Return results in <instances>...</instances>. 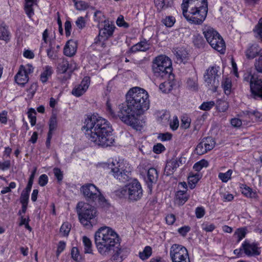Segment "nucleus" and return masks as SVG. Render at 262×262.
<instances>
[{
	"mask_svg": "<svg viewBox=\"0 0 262 262\" xmlns=\"http://www.w3.org/2000/svg\"><path fill=\"white\" fill-rule=\"evenodd\" d=\"M126 104L118 106L116 114L113 110L111 103L106 102L108 114L114 119L118 118L124 123L133 128L141 130L142 125L137 116L142 115L149 107V100L147 92L143 89L134 87L130 89L126 95Z\"/></svg>",
	"mask_w": 262,
	"mask_h": 262,
	"instance_id": "obj_1",
	"label": "nucleus"
},
{
	"mask_svg": "<svg viewBox=\"0 0 262 262\" xmlns=\"http://www.w3.org/2000/svg\"><path fill=\"white\" fill-rule=\"evenodd\" d=\"M82 128L85 130L88 139L95 145L107 147L112 145L115 141L111 124L106 119L98 115L87 116Z\"/></svg>",
	"mask_w": 262,
	"mask_h": 262,
	"instance_id": "obj_2",
	"label": "nucleus"
},
{
	"mask_svg": "<svg viewBox=\"0 0 262 262\" xmlns=\"http://www.w3.org/2000/svg\"><path fill=\"white\" fill-rule=\"evenodd\" d=\"M95 244L98 252L103 256L109 255L114 248L119 245L118 234L112 228L100 227L95 233Z\"/></svg>",
	"mask_w": 262,
	"mask_h": 262,
	"instance_id": "obj_3",
	"label": "nucleus"
},
{
	"mask_svg": "<svg viewBox=\"0 0 262 262\" xmlns=\"http://www.w3.org/2000/svg\"><path fill=\"white\" fill-rule=\"evenodd\" d=\"M77 212L80 223L86 227H92L97 222L96 208L88 203L79 202L76 207Z\"/></svg>",
	"mask_w": 262,
	"mask_h": 262,
	"instance_id": "obj_4",
	"label": "nucleus"
},
{
	"mask_svg": "<svg viewBox=\"0 0 262 262\" xmlns=\"http://www.w3.org/2000/svg\"><path fill=\"white\" fill-rule=\"evenodd\" d=\"M188 8L182 9L183 14L186 20L191 24L201 25L206 19L208 13V3L196 4L191 6L188 12Z\"/></svg>",
	"mask_w": 262,
	"mask_h": 262,
	"instance_id": "obj_5",
	"label": "nucleus"
},
{
	"mask_svg": "<svg viewBox=\"0 0 262 262\" xmlns=\"http://www.w3.org/2000/svg\"><path fill=\"white\" fill-rule=\"evenodd\" d=\"M119 193L120 197L127 199L129 202H135L141 199L143 189L140 182L134 179L120 189Z\"/></svg>",
	"mask_w": 262,
	"mask_h": 262,
	"instance_id": "obj_6",
	"label": "nucleus"
},
{
	"mask_svg": "<svg viewBox=\"0 0 262 262\" xmlns=\"http://www.w3.org/2000/svg\"><path fill=\"white\" fill-rule=\"evenodd\" d=\"M171 60L165 55H160L155 58L152 62V71L157 77L168 78L172 72Z\"/></svg>",
	"mask_w": 262,
	"mask_h": 262,
	"instance_id": "obj_7",
	"label": "nucleus"
},
{
	"mask_svg": "<svg viewBox=\"0 0 262 262\" xmlns=\"http://www.w3.org/2000/svg\"><path fill=\"white\" fill-rule=\"evenodd\" d=\"M203 33L212 48L221 54H224L226 50L225 43L217 31L210 27L205 26L203 28Z\"/></svg>",
	"mask_w": 262,
	"mask_h": 262,
	"instance_id": "obj_8",
	"label": "nucleus"
},
{
	"mask_svg": "<svg viewBox=\"0 0 262 262\" xmlns=\"http://www.w3.org/2000/svg\"><path fill=\"white\" fill-rule=\"evenodd\" d=\"M127 166L128 164L123 160L113 161L109 165L110 173L115 178L122 182H125L128 180L131 172L129 167Z\"/></svg>",
	"mask_w": 262,
	"mask_h": 262,
	"instance_id": "obj_9",
	"label": "nucleus"
},
{
	"mask_svg": "<svg viewBox=\"0 0 262 262\" xmlns=\"http://www.w3.org/2000/svg\"><path fill=\"white\" fill-rule=\"evenodd\" d=\"M244 81L250 84L251 97L255 100H262V76L255 77L251 73H245Z\"/></svg>",
	"mask_w": 262,
	"mask_h": 262,
	"instance_id": "obj_10",
	"label": "nucleus"
},
{
	"mask_svg": "<svg viewBox=\"0 0 262 262\" xmlns=\"http://www.w3.org/2000/svg\"><path fill=\"white\" fill-rule=\"evenodd\" d=\"M220 67L214 66L209 67L205 72L204 78L205 83L209 89L216 92L219 85V78L221 76Z\"/></svg>",
	"mask_w": 262,
	"mask_h": 262,
	"instance_id": "obj_11",
	"label": "nucleus"
},
{
	"mask_svg": "<svg viewBox=\"0 0 262 262\" xmlns=\"http://www.w3.org/2000/svg\"><path fill=\"white\" fill-rule=\"evenodd\" d=\"M80 190L88 201L94 202L97 200L99 202H102L104 200L99 190L93 184L83 185L81 187Z\"/></svg>",
	"mask_w": 262,
	"mask_h": 262,
	"instance_id": "obj_12",
	"label": "nucleus"
},
{
	"mask_svg": "<svg viewBox=\"0 0 262 262\" xmlns=\"http://www.w3.org/2000/svg\"><path fill=\"white\" fill-rule=\"evenodd\" d=\"M169 254L172 262H190L187 250L181 245H172Z\"/></svg>",
	"mask_w": 262,
	"mask_h": 262,
	"instance_id": "obj_13",
	"label": "nucleus"
},
{
	"mask_svg": "<svg viewBox=\"0 0 262 262\" xmlns=\"http://www.w3.org/2000/svg\"><path fill=\"white\" fill-rule=\"evenodd\" d=\"M215 145L214 140L211 137L204 138L197 145L195 152L199 155H202L213 148Z\"/></svg>",
	"mask_w": 262,
	"mask_h": 262,
	"instance_id": "obj_14",
	"label": "nucleus"
},
{
	"mask_svg": "<svg viewBox=\"0 0 262 262\" xmlns=\"http://www.w3.org/2000/svg\"><path fill=\"white\" fill-rule=\"evenodd\" d=\"M242 248L244 253L248 256H256L260 253V247L256 243L245 240L242 244Z\"/></svg>",
	"mask_w": 262,
	"mask_h": 262,
	"instance_id": "obj_15",
	"label": "nucleus"
},
{
	"mask_svg": "<svg viewBox=\"0 0 262 262\" xmlns=\"http://www.w3.org/2000/svg\"><path fill=\"white\" fill-rule=\"evenodd\" d=\"M76 69V64L74 61L69 62L67 59H63L58 64L57 72L59 74H63L66 72L72 73Z\"/></svg>",
	"mask_w": 262,
	"mask_h": 262,
	"instance_id": "obj_16",
	"label": "nucleus"
},
{
	"mask_svg": "<svg viewBox=\"0 0 262 262\" xmlns=\"http://www.w3.org/2000/svg\"><path fill=\"white\" fill-rule=\"evenodd\" d=\"M90 83V78L89 77H85L81 83L73 89L72 94L76 97L81 96L86 91Z\"/></svg>",
	"mask_w": 262,
	"mask_h": 262,
	"instance_id": "obj_17",
	"label": "nucleus"
},
{
	"mask_svg": "<svg viewBox=\"0 0 262 262\" xmlns=\"http://www.w3.org/2000/svg\"><path fill=\"white\" fill-rule=\"evenodd\" d=\"M119 246L120 244H119L113 250L114 252L113 259L115 262H121L128 254V251L126 249Z\"/></svg>",
	"mask_w": 262,
	"mask_h": 262,
	"instance_id": "obj_18",
	"label": "nucleus"
},
{
	"mask_svg": "<svg viewBox=\"0 0 262 262\" xmlns=\"http://www.w3.org/2000/svg\"><path fill=\"white\" fill-rule=\"evenodd\" d=\"M115 27L107 20L104 21V27L100 30L99 36L107 39L112 36Z\"/></svg>",
	"mask_w": 262,
	"mask_h": 262,
	"instance_id": "obj_19",
	"label": "nucleus"
},
{
	"mask_svg": "<svg viewBox=\"0 0 262 262\" xmlns=\"http://www.w3.org/2000/svg\"><path fill=\"white\" fill-rule=\"evenodd\" d=\"M158 178V174L157 170L154 168H150L147 172V180L146 183L148 188L151 190L152 184H155Z\"/></svg>",
	"mask_w": 262,
	"mask_h": 262,
	"instance_id": "obj_20",
	"label": "nucleus"
},
{
	"mask_svg": "<svg viewBox=\"0 0 262 262\" xmlns=\"http://www.w3.org/2000/svg\"><path fill=\"white\" fill-rule=\"evenodd\" d=\"M77 50V43L72 40H69L63 50L64 54L69 57H72L75 55Z\"/></svg>",
	"mask_w": 262,
	"mask_h": 262,
	"instance_id": "obj_21",
	"label": "nucleus"
},
{
	"mask_svg": "<svg viewBox=\"0 0 262 262\" xmlns=\"http://www.w3.org/2000/svg\"><path fill=\"white\" fill-rule=\"evenodd\" d=\"M175 55L177 57V62L185 63L187 61V51L183 48H177L175 50Z\"/></svg>",
	"mask_w": 262,
	"mask_h": 262,
	"instance_id": "obj_22",
	"label": "nucleus"
},
{
	"mask_svg": "<svg viewBox=\"0 0 262 262\" xmlns=\"http://www.w3.org/2000/svg\"><path fill=\"white\" fill-rule=\"evenodd\" d=\"M260 50L259 47L257 44L251 45L246 50V56L248 59H253L259 53Z\"/></svg>",
	"mask_w": 262,
	"mask_h": 262,
	"instance_id": "obj_23",
	"label": "nucleus"
},
{
	"mask_svg": "<svg viewBox=\"0 0 262 262\" xmlns=\"http://www.w3.org/2000/svg\"><path fill=\"white\" fill-rule=\"evenodd\" d=\"M150 48V45L147 41L143 40L137 43V44L133 46L130 51L132 52H136L138 51L144 52L148 50Z\"/></svg>",
	"mask_w": 262,
	"mask_h": 262,
	"instance_id": "obj_24",
	"label": "nucleus"
},
{
	"mask_svg": "<svg viewBox=\"0 0 262 262\" xmlns=\"http://www.w3.org/2000/svg\"><path fill=\"white\" fill-rule=\"evenodd\" d=\"M24 72H23V70L19 69V71L15 75V80L18 84L24 85L28 82L29 77L28 75H26Z\"/></svg>",
	"mask_w": 262,
	"mask_h": 262,
	"instance_id": "obj_25",
	"label": "nucleus"
},
{
	"mask_svg": "<svg viewBox=\"0 0 262 262\" xmlns=\"http://www.w3.org/2000/svg\"><path fill=\"white\" fill-rule=\"evenodd\" d=\"M43 70V71L40 74V79L42 83H45L49 78L51 76L53 70L52 68L49 66H45Z\"/></svg>",
	"mask_w": 262,
	"mask_h": 262,
	"instance_id": "obj_26",
	"label": "nucleus"
},
{
	"mask_svg": "<svg viewBox=\"0 0 262 262\" xmlns=\"http://www.w3.org/2000/svg\"><path fill=\"white\" fill-rule=\"evenodd\" d=\"M37 0H25V10L26 14L31 18L34 14L32 6Z\"/></svg>",
	"mask_w": 262,
	"mask_h": 262,
	"instance_id": "obj_27",
	"label": "nucleus"
},
{
	"mask_svg": "<svg viewBox=\"0 0 262 262\" xmlns=\"http://www.w3.org/2000/svg\"><path fill=\"white\" fill-rule=\"evenodd\" d=\"M179 165L176 160H172L169 162H167L165 168V172H166V174L169 175L171 174Z\"/></svg>",
	"mask_w": 262,
	"mask_h": 262,
	"instance_id": "obj_28",
	"label": "nucleus"
},
{
	"mask_svg": "<svg viewBox=\"0 0 262 262\" xmlns=\"http://www.w3.org/2000/svg\"><path fill=\"white\" fill-rule=\"evenodd\" d=\"M201 177L199 173L189 175L188 177V184L189 188L191 189L195 188L196 184L198 182Z\"/></svg>",
	"mask_w": 262,
	"mask_h": 262,
	"instance_id": "obj_29",
	"label": "nucleus"
},
{
	"mask_svg": "<svg viewBox=\"0 0 262 262\" xmlns=\"http://www.w3.org/2000/svg\"><path fill=\"white\" fill-rule=\"evenodd\" d=\"M207 2V0H183L182 4V9L188 8L197 4H201Z\"/></svg>",
	"mask_w": 262,
	"mask_h": 262,
	"instance_id": "obj_30",
	"label": "nucleus"
},
{
	"mask_svg": "<svg viewBox=\"0 0 262 262\" xmlns=\"http://www.w3.org/2000/svg\"><path fill=\"white\" fill-rule=\"evenodd\" d=\"M82 242L84 245V252L85 253H92V244L89 238L86 236L82 237Z\"/></svg>",
	"mask_w": 262,
	"mask_h": 262,
	"instance_id": "obj_31",
	"label": "nucleus"
},
{
	"mask_svg": "<svg viewBox=\"0 0 262 262\" xmlns=\"http://www.w3.org/2000/svg\"><path fill=\"white\" fill-rule=\"evenodd\" d=\"M232 86L231 80L228 78H225L222 81V87L226 95H229L231 93Z\"/></svg>",
	"mask_w": 262,
	"mask_h": 262,
	"instance_id": "obj_32",
	"label": "nucleus"
},
{
	"mask_svg": "<svg viewBox=\"0 0 262 262\" xmlns=\"http://www.w3.org/2000/svg\"><path fill=\"white\" fill-rule=\"evenodd\" d=\"M176 198L181 204H184L188 199L189 195L186 190H179L176 193Z\"/></svg>",
	"mask_w": 262,
	"mask_h": 262,
	"instance_id": "obj_33",
	"label": "nucleus"
},
{
	"mask_svg": "<svg viewBox=\"0 0 262 262\" xmlns=\"http://www.w3.org/2000/svg\"><path fill=\"white\" fill-rule=\"evenodd\" d=\"M58 50L52 47L51 43H50L49 48L47 50V54L49 58L52 60H55L58 58Z\"/></svg>",
	"mask_w": 262,
	"mask_h": 262,
	"instance_id": "obj_34",
	"label": "nucleus"
},
{
	"mask_svg": "<svg viewBox=\"0 0 262 262\" xmlns=\"http://www.w3.org/2000/svg\"><path fill=\"white\" fill-rule=\"evenodd\" d=\"M151 248L149 246H146L143 251L139 252V256L141 259L145 260L151 256Z\"/></svg>",
	"mask_w": 262,
	"mask_h": 262,
	"instance_id": "obj_35",
	"label": "nucleus"
},
{
	"mask_svg": "<svg viewBox=\"0 0 262 262\" xmlns=\"http://www.w3.org/2000/svg\"><path fill=\"white\" fill-rule=\"evenodd\" d=\"M242 193L246 196L251 198H255L256 196V192L252 191V189L249 187L244 185L243 187H241Z\"/></svg>",
	"mask_w": 262,
	"mask_h": 262,
	"instance_id": "obj_36",
	"label": "nucleus"
},
{
	"mask_svg": "<svg viewBox=\"0 0 262 262\" xmlns=\"http://www.w3.org/2000/svg\"><path fill=\"white\" fill-rule=\"evenodd\" d=\"M49 130L48 134H53L57 126V118L55 115H52L49 120Z\"/></svg>",
	"mask_w": 262,
	"mask_h": 262,
	"instance_id": "obj_37",
	"label": "nucleus"
},
{
	"mask_svg": "<svg viewBox=\"0 0 262 262\" xmlns=\"http://www.w3.org/2000/svg\"><path fill=\"white\" fill-rule=\"evenodd\" d=\"M71 225L68 222L64 223L60 227V233L62 236H68L71 230Z\"/></svg>",
	"mask_w": 262,
	"mask_h": 262,
	"instance_id": "obj_38",
	"label": "nucleus"
},
{
	"mask_svg": "<svg viewBox=\"0 0 262 262\" xmlns=\"http://www.w3.org/2000/svg\"><path fill=\"white\" fill-rule=\"evenodd\" d=\"M232 171L231 169L228 170L226 172H220L219 173V178L224 183L227 182L231 178Z\"/></svg>",
	"mask_w": 262,
	"mask_h": 262,
	"instance_id": "obj_39",
	"label": "nucleus"
},
{
	"mask_svg": "<svg viewBox=\"0 0 262 262\" xmlns=\"http://www.w3.org/2000/svg\"><path fill=\"white\" fill-rule=\"evenodd\" d=\"M247 114L252 120H254L256 121H262V114L257 111H249Z\"/></svg>",
	"mask_w": 262,
	"mask_h": 262,
	"instance_id": "obj_40",
	"label": "nucleus"
},
{
	"mask_svg": "<svg viewBox=\"0 0 262 262\" xmlns=\"http://www.w3.org/2000/svg\"><path fill=\"white\" fill-rule=\"evenodd\" d=\"M162 23L167 27H171L176 23V19L173 16H167L162 20Z\"/></svg>",
	"mask_w": 262,
	"mask_h": 262,
	"instance_id": "obj_41",
	"label": "nucleus"
},
{
	"mask_svg": "<svg viewBox=\"0 0 262 262\" xmlns=\"http://www.w3.org/2000/svg\"><path fill=\"white\" fill-rule=\"evenodd\" d=\"M208 162L205 160H202L194 164L193 168L196 171H200L203 167H207Z\"/></svg>",
	"mask_w": 262,
	"mask_h": 262,
	"instance_id": "obj_42",
	"label": "nucleus"
},
{
	"mask_svg": "<svg viewBox=\"0 0 262 262\" xmlns=\"http://www.w3.org/2000/svg\"><path fill=\"white\" fill-rule=\"evenodd\" d=\"M187 85L188 88L192 91H196L198 89L197 80L195 79L188 78Z\"/></svg>",
	"mask_w": 262,
	"mask_h": 262,
	"instance_id": "obj_43",
	"label": "nucleus"
},
{
	"mask_svg": "<svg viewBox=\"0 0 262 262\" xmlns=\"http://www.w3.org/2000/svg\"><path fill=\"white\" fill-rule=\"evenodd\" d=\"M160 90L163 93H168L172 89V85L168 81H164L159 85Z\"/></svg>",
	"mask_w": 262,
	"mask_h": 262,
	"instance_id": "obj_44",
	"label": "nucleus"
},
{
	"mask_svg": "<svg viewBox=\"0 0 262 262\" xmlns=\"http://www.w3.org/2000/svg\"><path fill=\"white\" fill-rule=\"evenodd\" d=\"M31 190H28L25 189L21 192L20 196V202L21 204H27L28 203L29 193Z\"/></svg>",
	"mask_w": 262,
	"mask_h": 262,
	"instance_id": "obj_45",
	"label": "nucleus"
},
{
	"mask_svg": "<svg viewBox=\"0 0 262 262\" xmlns=\"http://www.w3.org/2000/svg\"><path fill=\"white\" fill-rule=\"evenodd\" d=\"M246 234V229H245L244 228H239V229H238L236 230V231L234 233V235L237 238V242L238 243L244 237H245Z\"/></svg>",
	"mask_w": 262,
	"mask_h": 262,
	"instance_id": "obj_46",
	"label": "nucleus"
},
{
	"mask_svg": "<svg viewBox=\"0 0 262 262\" xmlns=\"http://www.w3.org/2000/svg\"><path fill=\"white\" fill-rule=\"evenodd\" d=\"M35 114V111L32 108H31L28 112V118L30 120V123L32 126L35 125L36 123V118Z\"/></svg>",
	"mask_w": 262,
	"mask_h": 262,
	"instance_id": "obj_47",
	"label": "nucleus"
},
{
	"mask_svg": "<svg viewBox=\"0 0 262 262\" xmlns=\"http://www.w3.org/2000/svg\"><path fill=\"white\" fill-rule=\"evenodd\" d=\"M75 6L78 10H84L88 8L89 5L87 3L80 1L75 2Z\"/></svg>",
	"mask_w": 262,
	"mask_h": 262,
	"instance_id": "obj_48",
	"label": "nucleus"
},
{
	"mask_svg": "<svg viewBox=\"0 0 262 262\" xmlns=\"http://www.w3.org/2000/svg\"><path fill=\"white\" fill-rule=\"evenodd\" d=\"M214 104L215 103L214 101H212L205 102L201 105L200 108L202 110L209 111L214 105Z\"/></svg>",
	"mask_w": 262,
	"mask_h": 262,
	"instance_id": "obj_49",
	"label": "nucleus"
},
{
	"mask_svg": "<svg viewBox=\"0 0 262 262\" xmlns=\"http://www.w3.org/2000/svg\"><path fill=\"white\" fill-rule=\"evenodd\" d=\"M19 69L25 72V74L28 76V74L33 72L34 68L31 64H27L26 66H20Z\"/></svg>",
	"mask_w": 262,
	"mask_h": 262,
	"instance_id": "obj_50",
	"label": "nucleus"
},
{
	"mask_svg": "<svg viewBox=\"0 0 262 262\" xmlns=\"http://www.w3.org/2000/svg\"><path fill=\"white\" fill-rule=\"evenodd\" d=\"M9 33L5 28H0V39L7 40L9 39Z\"/></svg>",
	"mask_w": 262,
	"mask_h": 262,
	"instance_id": "obj_51",
	"label": "nucleus"
},
{
	"mask_svg": "<svg viewBox=\"0 0 262 262\" xmlns=\"http://www.w3.org/2000/svg\"><path fill=\"white\" fill-rule=\"evenodd\" d=\"M172 135L168 133H161L158 136V139L161 141H169L171 140Z\"/></svg>",
	"mask_w": 262,
	"mask_h": 262,
	"instance_id": "obj_52",
	"label": "nucleus"
},
{
	"mask_svg": "<svg viewBox=\"0 0 262 262\" xmlns=\"http://www.w3.org/2000/svg\"><path fill=\"white\" fill-rule=\"evenodd\" d=\"M117 25L119 27H123L125 28L129 27L128 23L125 21L124 18L122 15L119 16L116 21Z\"/></svg>",
	"mask_w": 262,
	"mask_h": 262,
	"instance_id": "obj_53",
	"label": "nucleus"
},
{
	"mask_svg": "<svg viewBox=\"0 0 262 262\" xmlns=\"http://www.w3.org/2000/svg\"><path fill=\"white\" fill-rule=\"evenodd\" d=\"M71 256L72 258L78 261L80 259V256L79 255V252L77 247H73L71 250Z\"/></svg>",
	"mask_w": 262,
	"mask_h": 262,
	"instance_id": "obj_54",
	"label": "nucleus"
},
{
	"mask_svg": "<svg viewBox=\"0 0 262 262\" xmlns=\"http://www.w3.org/2000/svg\"><path fill=\"white\" fill-rule=\"evenodd\" d=\"M165 150V147L161 143H157L153 147V151L156 154H160Z\"/></svg>",
	"mask_w": 262,
	"mask_h": 262,
	"instance_id": "obj_55",
	"label": "nucleus"
},
{
	"mask_svg": "<svg viewBox=\"0 0 262 262\" xmlns=\"http://www.w3.org/2000/svg\"><path fill=\"white\" fill-rule=\"evenodd\" d=\"M228 107V103L225 101H220L217 104V108L220 112H225Z\"/></svg>",
	"mask_w": 262,
	"mask_h": 262,
	"instance_id": "obj_56",
	"label": "nucleus"
},
{
	"mask_svg": "<svg viewBox=\"0 0 262 262\" xmlns=\"http://www.w3.org/2000/svg\"><path fill=\"white\" fill-rule=\"evenodd\" d=\"M195 213L196 217L201 219L204 216L205 210L203 207H198L195 209Z\"/></svg>",
	"mask_w": 262,
	"mask_h": 262,
	"instance_id": "obj_57",
	"label": "nucleus"
},
{
	"mask_svg": "<svg viewBox=\"0 0 262 262\" xmlns=\"http://www.w3.org/2000/svg\"><path fill=\"white\" fill-rule=\"evenodd\" d=\"M75 23L77 27L80 29H82L85 27L86 24L84 17L82 16L79 17L76 20Z\"/></svg>",
	"mask_w": 262,
	"mask_h": 262,
	"instance_id": "obj_58",
	"label": "nucleus"
},
{
	"mask_svg": "<svg viewBox=\"0 0 262 262\" xmlns=\"http://www.w3.org/2000/svg\"><path fill=\"white\" fill-rule=\"evenodd\" d=\"M36 169L35 168L34 170L32 172V174L30 176L29 181L28 183V184L26 187V189H27L28 190H31L32 188V186L33 183V181L34 179V176L36 172Z\"/></svg>",
	"mask_w": 262,
	"mask_h": 262,
	"instance_id": "obj_59",
	"label": "nucleus"
},
{
	"mask_svg": "<svg viewBox=\"0 0 262 262\" xmlns=\"http://www.w3.org/2000/svg\"><path fill=\"white\" fill-rule=\"evenodd\" d=\"M182 123L181 124V127L187 129L189 128L190 124V119L186 117H183L182 118Z\"/></svg>",
	"mask_w": 262,
	"mask_h": 262,
	"instance_id": "obj_60",
	"label": "nucleus"
},
{
	"mask_svg": "<svg viewBox=\"0 0 262 262\" xmlns=\"http://www.w3.org/2000/svg\"><path fill=\"white\" fill-rule=\"evenodd\" d=\"M48 181V176L45 174H41L39 177V180H38V183L40 186H44L47 184Z\"/></svg>",
	"mask_w": 262,
	"mask_h": 262,
	"instance_id": "obj_61",
	"label": "nucleus"
},
{
	"mask_svg": "<svg viewBox=\"0 0 262 262\" xmlns=\"http://www.w3.org/2000/svg\"><path fill=\"white\" fill-rule=\"evenodd\" d=\"M53 172L58 181H61L63 179V173L61 170L58 168H54Z\"/></svg>",
	"mask_w": 262,
	"mask_h": 262,
	"instance_id": "obj_62",
	"label": "nucleus"
},
{
	"mask_svg": "<svg viewBox=\"0 0 262 262\" xmlns=\"http://www.w3.org/2000/svg\"><path fill=\"white\" fill-rule=\"evenodd\" d=\"M66 248V243L63 241H60L58 243L57 249L56 251L57 256H59V254L64 250Z\"/></svg>",
	"mask_w": 262,
	"mask_h": 262,
	"instance_id": "obj_63",
	"label": "nucleus"
},
{
	"mask_svg": "<svg viewBox=\"0 0 262 262\" xmlns=\"http://www.w3.org/2000/svg\"><path fill=\"white\" fill-rule=\"evenodd\" d=\"M259 39L262 42V17L259 19L256 30Z\"/></svg>",
	"mask_w": 262,
	"mask_h": 262,
	"instance_id": "obj_64",
	"label": "nucleus"
}]
</instances>
